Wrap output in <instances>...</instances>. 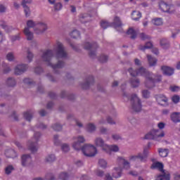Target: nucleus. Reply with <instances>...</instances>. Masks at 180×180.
I'll list each match as a JSON object with an SVG mask.
<instances>
[{"label": "nucleus", "mask_w": 180, "mask_h": 180, "mask_svg": "<svg viewBox=\"0 0 180 180\" xmlns=\"http://www.w3.org/2000/svg\"><path fill=\"white\" fill-rule=\"evenodd\" d=\"M135 65H141V61L138 58L134 60Z\"/></svg>", "instance_id": "obj_63"}, {"label": "nucleus", "mask_w": 180, "mask_h": 180, "mask_svg": "<svg viewBox=\"0 0 180 180\" xmlns=\"http://www.w3.org/2000/svg\"><path fill=\"white\" fill-rule=\"evenodd\" d=\"M6 11V8L4 5H0V13H4Z\"/></svg>", "instance_id": "obj_60"}, {"label": "nucleus", "mask_w": 180, "mask_h": 180, "mask_svg": "<svg viewBox=\"0 0 180 180\" xmlns=\"http://www.w3.org/2000/svg\"><path fill=\"white\" fill-rule=\"evenodd\" d=\"M130 75L131 77H137V75H141V77H145L146 82L145 86L146 88H154L157 82H161V75L155 76L154 74L148 72L147 69L144 68H141L138 70H134L133 68H129L128 70Z\"/></svg>", "instance_id": "obj_1"}, {"label": "nucleus", "mask_w": 180, "mask_h": 180, "mask_svg": "<svg viewBox=\"0 0 180 180\" xmlns=\"http://www.w3.org/2000/svg\"><path fill=\"white\" fill-rule=\"evenodd\" d=\"M8 153L9 154H16V152H15V150H6V153H5V154H6V157H7L8 158H12V156H8Z\"/></svg>", "instance_id": "obj_56"}, {"label": "nucleus", "mask_w": 180, "mask_h": 180, "mask_svg": "<svg viewBox=\"0 0 180 180\" xmlns=\"http://www.w3.org/2000/svg\"><path fill=\"white\" fill-rule=\"evenodd\" d=\"M160 46L162 49H168V47H169V42H168L167 39H162L160 40Z\"/></svg>", "instance_id": "obj_32"}, {"label": "nucleus", "mask_w": 180, "mask_h": 180, "mask_svg": "<svg viewBox=\"0 0 180 180\" xmlns=\"http://www.w3.org/2000/svg\"><path fill=\"white\" fill-rule=\"evenodd\" d=\"M151 168H157L160 171H162V172H164V165L160 162L153 163L151 166Z\"/></svg>", "instance_id": "obj_30"}, {"label": "nucleus", "mask_w": 180, "mask_h": 180, "mask_svg": "<svg viewBox=\"0 0 180 180\" xmlns=\"http://www.w3.org/2000/svg\"><path fill=\"white\" fill-rule=\"evenodd\" d=\"M53 56L54 51H53V50H46L45 52H44L41 58L44 60V61L48 63V65L51 67V68L53 70H57V68H63V67L65 65L64 62L63 61L58 60L56 65H53L51 63H50Z\"/></svg>", "instance_id": "obj_2"}, {"label": "nucleus", "mask_w": 180, "mask_h": 180, "mask_svg": "<svg viewBox=\"0 0 180 180\" xmlns=\"http://www.w3.org/2000/svg\"><path fill=\"white\" fill-rule=\"evenodd\" d=\"M30 161H32V157H30V155H23L22 156V167H26L27 165H29Z\"/></svg>", "instance_id": "obj_21"}, {"label": "nucleus", "mask_w": 180, "mask_h": 180, "mask_svg": "<svg viewBox=\"0 0 180 180\" xmlns=\"http://www.w3.org/2000/svg\"><path fill=\"white\" fill-rule=\"evenodd\" d=\"M96 146L97 147H101L103 150V151H105L107 154H112V152L117 153L119 151V146L116 145H106L105 144V142L103 141V139L97 138L96 139Z\"/></svg>", "instance_id": "obj_3"}, {"label": "nucleus", "mask_w": 180, "mask_h": 180, "mask_svg": "<svg viewBox=\"0 0 180 180\" xmlns=\"http://www.w3.org/2000/svg\"><path fill=\"white\" fill-rule=\"evenodd\" d=\"M27 70V65H18L15 68V75H22Z\"/></svg>", "instance_id": "obj_14"}, {"label": "nucleus", "mask_w": 180, "mask_h": 180, "mask_svg": "<svg viewBox=\"0 0 180 180\" xmlns=\"http://www.w3.org/2000/svg\"><path fill=\"white\" fill-rule=\"evenodd\" d=\"M96 49H98V44L94 42L93 44H89V42L84 43V50H89V57L91 58H95L96 57Z\"/></svg>", "instance_id": "obj_10"}, {"label": "nucleus", "mask_w": 180, "mask_h": 180, "mask_svg": "<svg viewBox=\"0 0 180 180\" xmlns=\"http://www.w3.org/2000/svg\"><path fill=\"white\" fill-rule=\"evenodd\" d=\"M123 169L122 167H116L114 169L113 172H112V178H120L122 176V171Z\"/></svg>", "instance_id": "obj_23"}, {"label": "nucleus", "mask_w": 180, "mask_h": 180, "mask_svg": "<svg viewBox=\"0 0 180 180\" xmlns=\"http://www.w3.org/2000/svg\"><path fill=\"white\" fill-rule=\"evenodd\" d=\"M171 119L174 123L180 122V112H173L171 115Z\"/></svg>", "instance_id": "obj_25"}, {"label": "nucleus", "mask_w": 180, "mask_h": 180, "mask_svg": "<svg viewBox=\"0 0 180 180\" xmlns=\"http://www.w3.org/2000/svg\"><path fill=\"white\" fill-rule=\"evenodd\" d=\"M158 127L160 129H162L165 127V124H164V122H160L158 124Z\"/></svg>", "instance_id": "obj_62"}, {"label": "nucleus", "mask_w": 180, "mask_h": 180, "mask_svg": "<svg viewBox=\"0 0 180 180\" xmlns=\"http://www.w3.org/2000/svg\"><path fill=\"white\" fill-rule=\"evenodd\" d=\"M53 140L55 146H58V144H60V141H58V135H55Z\"/></svg>", "instance_id": "obj_59"}, {"label": "nucleus", "mask_w": 180, "mask_h": 180, "mask_svg": "<svg viewBox=\"0 0 180 180\" xmlns=\"http://www.w3.org/2000/svg\"><path fill=\"white\" fill-rule=\"evenodd\" d=\"M150 147H151V143H148V146L143 148V153H139L138 155L131 156L129 158L130 161L137 160V158H139L142 162L146 161V160H147V157H148V150H150Z\"/></svg>", "instance_id": "obj_11"}, {"label": "nucleus", "mask_w": 180, "mask_h": 180, "mask_svg": "<svg viewBox=\"0 0 180 180\" xmlns=\"http://www.w3.org/2000/svg\"><path fill=\"white\" fill-rule=\"evenodd\" d=\"M23 117H25V120L30 122L33 118V112L32 111H27L24 112Z\"/></svg>", "instance_id": "obj_29"}, {"label": "nucleus", "mask_w": 180, "mask_h": 180, "mask_svg": "<svg viewBox=\"0 0 180 180\" xmlns=\"http://www.w3.org/2000/svg\"><path fill=\"white\" fill-rule=\"evenodd\" d=\"M27 4H32V0H22V6L27 18L30 16V8L27 6Z\"/></svg>", "instance_id": "obj_16"}, {"label": "nucleus", "mask_w": 180, "mask_h": 180, "mask_svg": "<svg viewBox=\"0 0 180 180\" xmlns=\"http://www.w3.org/2000/svg\"><path fill=\"white\" fill-rule=\"evenodd\" d=\"M127 34H129V36H131L130 37L132 39H136V37H137V32L133 30V28H129L127 32Z\"/></svg>", "instance_id": "obj_28"}, {"label": "nucleus", "mask_w": 180, "mask_h": 180, "mask_svg": "<svg viewBox=\"0 0 180 180\" xmlns=\"http://www.w3.org/2000/svg\"><path fill=\"white\" fill-rule=\"evenodd\" d=\"M88 18H91L88 14H82L79 17V20L82 23H86V20H88Z\"/></svg>", "instance_id": "obj_34"}, {"label": "nucleus", "mask_w": 180, "mask_h": 180, "mask_svg": "<svg viewBox=\"0 0 180 180\" xmlns=\"http://www.w3.org/2000/svg\"><path fill=\"white\" fill-rule=\"evenodd\" d=\"M46 162H53L56 161V156L54 155H49L48 157L46 158Z\"/></svg>", "instance_id": "obj_40"}, {"label": "nucleus", "mask_w": 180, "mask_h": 180, "mask_svg": "<svg viewBox=\"0 0 180 180\" xmlns=\"http://www.w3.org/2000/svg\"><path fill=\"white\" fill-rule=\"evenodd\" d=\"M117 162L120 165H122L124 169H130V162H129V161L126 160L124 158H118Z\"/></svg>", "instance_id": "obj_19"}, {"label": "nucleus", "mask_w": 180, "mask_h": 180, "mask_svg": "<svg viewBox=\"0 0 180 180\" xmlns=\"http://www.w3.org/2000/svg\"><path fill=\"white\" fill-rule=\"evenodd\" d=\"M133 20H139L141 18V13L140 11H134L131 13Z\"/></svg>", "instance_id": "obj_27"}, {"label": "nucleus", "mask_w": 180, "mask_h": 180, "mask_svg": "<svg viewBox=\"0 0 180 180\" xmlns=\"http://www.w3.org/2000/svg\"><path fill=\"white\" fill-rule=\"evenodd\" d=\"M67 51L64 49V46L60 42L56 43V60H60V58H67Z\"/></svg>", "instance_id": "obj_8"}, {"label": "nucleus", "mask_w": 180, "mask_h": 180, "mask_svg": "<svg viewBox=\"0 0 180 180\" xmlns=\"http://www.w3.org/2000/svg\"><path fill=\"white\" fill-rule=\"evenodd\" d=\"M23 82H24V84H26L27 85H33V84H34L33 80L31 79H29V78L24 79Z\"/></svg>", "instance_id": "obj_47"}, {"label": "nucleus", "mask_w": 180, "mask_h": 180, "mask_svg": "<svg viewBox=\"0 0 180 180\" xmlns=\"http://www.w3.org/2000/svg\"><path fill=\"white\" fill-rule=\"evenodd\" d=\"M159 8L161 9L162 12H171L169 11L170 9H172L174 8V6L172 5H168L167 3L164 1H160L159 4Z\"/></svg>", "instance_id": "obj_17"}, {"label": "nucleus", "mask_w": 180, "mask_h": 180, "mask_svg": "<svg viewBox=\"0 0 180 180\" xmlns=\"http://www.w3.org/2000/svg\"><path fill=\"white\" fill-rule=\"evenodd\" d=\"M170 91H172V92H178V91H179V86H170Z\"/></svg>", "instance_id": "obj_54"}, {"label": "nucleus", "mask_w": 180, "mask_h": 180, "mask_svg": "<svg viewBox=\"0 0 180 180\" xmlns=\"http://www.w3.org/2000/svg\"><path fill=\"white\" fill-rule=\"evenodd\" d=\"M161 70L163 71V74H165V75L171 77V75L174 74V68H169L168 66H162Z\"/></svg>", "instance_id": "obj_20"}, {"label": "nucleus", "mask_w": 180, "mask_h": 180, "mask_svg": "<svg viewBox=\"0 0 180 180\" xmlns=\"http://www.w3.org/2000/svg\"><path fill=\"white\" fill-rule=\"evenodd\" d=\"M71 37L73 39H78L81 36V34L78 32V30H75L70 33Z\"/></svg>", "instance_id": "obj_37"}, {"label": "nucleus", "mask_w": 180, "mask_h": 180, "mask_svg": "<svg viewBox=\"0 0 180 180\" xmlns=\"http://www.w3.org/2000/svg\"><path fill=\"white\" fill-rule=\"evenodd\" d=\"M8 86H15L16 85V81L13 78H8L6 81Z\"/></svg>", "instance_id": "obj_35"}, {"label": "nucleus", "mask_w": 180, "mask_h": 180, "mask_svg": "<svg viewBox=\"0 0 180 180\" xmlns=\"http://www.w3.org/2000/svg\"><path fill=\"white\" fill-rule=\"evenodd\" d=\"M0 26L4 29V30H6V32H9V27H8V25H6V22H5L4 21H1L0 22Z\"/></svg>", "instance_id": "obj_45"}, {"label": "nucleus", "mask_w": 180, "mask_h": 180, "mask_svg": "<svg viewBox=\"0 0 180 180\" xmlns=\"http://www.w3.org/2000/svg\"><path fill=\"white\" fill-rule=\"evenodd\" d=\"M6 174L7 175H9V174H11L12 172V171H13V166L12 165H9L7 167H6Z\"/></svg>", "instance_id": "obj_49"}, {"label": "nucleus", "mask_w": 180, "mask_h": 180, "mask_svg": "<svg viewBox=\"0 0 180 180\" xmlns=\"http://www.w3.org/2000/svg\"><path fill=\"white\" fill-rule=\"evenodd\" d=\"M152 23L155 26H161L162 25V18H155L152 20Z\"/></svg>", "instance_id": "obj_36"}, {"label": "nucleus", "mask_w": 180, "mask_h": 180, "mask_svg": "<svg viewBox=\"0 0 180 180\" xmlns=\"http://www.w3.org/2000/svg\"><path fill=\"white\" fill-rule=\"evenodd\" d=\"M130 101L132 103L131 108L132 110L134 112H141V108H143V105H141V101L136 94H132L130 98Z\"/></svg>", "instance_id": "obj_6"}, {"label": "nucleus", "mask_w": 180, "mask_h": 180, "mask_svg": "<svg viewBox=\"0 0 180 180\" xmlns=\"http://www.w3.org/2000/svg\"><path fill=\"white\" fill-rule=\"evenodd\" d=\"M158 153L160 157H162L163 158L168 156V149L159 148Z\"/></svg>", "instance_id": "obj_33"}, {"label": "nucleus", "mask_w": 180, "mask_h": 180, "mask_svg": "<svg viewBox=\"0 0 180 180\" xmlns=\"http://www.w3.org/2000/svg\"><path fill=\"white\" fill-rule=\"evenodd\" d=\"M62 8H63V4H61V3H56L54 6L55 11H60Z\"/></svg>", "instance_id": "obj_50"}, {"label": "nucleus", "mask_w": 180, "mask_h": 180, "mask_svg": "<svg viewBox=\"0 0 180 180\" xmlns=\"http://www.w3.org/2000/svg\"><path fill=\"white\" fill-rule=\"evenodd\" d=\"M148 61L149 63L150 67H154L157 64V58H153L150 55H147Z\"/></svg>", "instance_id": "obj_26"}, {"label": "nucleus", "mask_w": 180, "mask_h": 180, "mask_svg": "<svg viewBox=\"0 0 180 180\" xmlns=\"http://www.w3.org/2000/svg\"><path fill=\"white\" fill-rule=\"evenodd\" d=\"M142 95L144 98H150V91H148V90H143Z\"/></svg>", "instance_id": "obj_53"}, {"label": "nucleus", "mask_w": 180, "mask_h": 180, "mask_svg": "<svg viewBox=\"0 0 180 180\" xmlns=\"http://www.w3.org/2000/svg\"><path fill=\"white\" fill-rule=\"evenodd\" d=\"M46 179L47 180H54V176L51 173H49L46 175Z\"/></svg>", "instance_id": "obj_57"}, {"label": "nucleus", "mask_w": 180, "mask_h": 180, "mask_svg": "<svg viewBox=\"0 0 180 180\" xmlns=\"http://www.w3.org/2000/svg\"><path fill=\"white\" fill-rule=\"evenodd\" d=\"M49 98H51V99H55L56 96L53 92H49Z\"/></svg>", "instance_id": "obj_61"}, {"label": "nucleus", "mask_w": 180, "mask_h": 180, "mask_svg": "<svg viewBox=\"0 0 180 180\" xmlns=\"http://www.w3.org/2000/svg\"><path fill=\"white\" fill-rule=\"evenodd\" d=\"M61 148L63 153H68V151H70V146L67 143L63 144Z\"/></svg>", "instance_id": "obj_43"}, {"label": "nucleus", "mask_w": 180, "mask_h": 180, "mask_svg": "<svg viewBox=\"0 0 180 180\" xmlns=\"http://www.w3.org/2000/svg\"><path fill=\"white\" fill-rule=\"evenodd\" d=\"M35 74H41L43 72V68L37 67L34 69Z\"/></svg>", "instance_id": "obj_58"}, {"label": "nucleus", "mask_w": 180, "mask_h": 180, "mask_svg": "<svg viewBox=\"0 0 180 180\" xmlns=\"http://www.w3.org/2000/svg\"><path fill=\"white\" fill-rule=\"evenodd\" d=\"M130 84L133 88H137L140 85V80L136 78H132L130 80Z\"/></svg>", "instance_id": "obj_31"}, {"label": "nucleus", "mask_w": 180, "mask_h": 180, "mask_svg": "<svg viewBox=\"0 0 180 180\" xmlns=\"http://www.w3.org/2000/svg\"><path fill=\"white\" fill-rule=\"evenodd\" d=\"M164 136H165L164 131L160 134V130L153 129L145 136V139L146 140H158L160 137H164Z\"/></svg>", "instance_id": "obj_9"}, {"label": "nucleus", "mask_w": 180, "mask_h": 180, "mask_svg": "<svg viewBox=\"0 0 180 180\" xmlns=\"http://www.w3.org/2000/svg\"><path fill=\"white\" fill-rule=\"evenodd\" d=\"M68 174L65 172L60 173L59 175V179L62 180H68Z\"/></svg>", "instance_id": "obj_44"}, {"label": "nucleus", "mask_w": 180, "mask_h": 180, "mask_svg": "<svg viewBox=\"0 0 180 180\" xmlns=\"http://www.w3.org/2000/svg\"><path fill=\"white\" fill-rule=\"evenodd\" d=\"M101 27L103 29H108L110 26H113L115 29H117V27H122V20H120V18L115 16L114 18V21L112 24L108 22L105 20H101Z\"/></svg>", "instance_id": "obj_5"}, {"label": "nucleus", "mask_w": 180, "mask_h": 180, "mask_svg": "<svg viewBox=\"0 0 180 180\" xmlns=\"http://www.w3.org/2000/svg\"><path fill=\"white\" fill-rule=\"evenodd\" d=\"M155 180H171V176L169 174L163 172L162 174L158 175Z\"/></svg>", "instance_id": "obj_24"}, {"label": "nucleus", "mask_w": 180, "mask_h": 180, "mask_svg": "<svg viewBox=\"0 0 180 180\" xmlns=\"http://www.w3.org/2000/svg\"><path fill=\"white\" fill-rule=\"evenodd\" d=\"M151 47H153V43L147 42L145 46H141L139 47V50L144 51V50H146V49H151Z\"/></svg>", "instance_id": "obj_38"}, {"label": "nucleus", "mask_w": 180, "mask_h": 180, "mask_svg": "<svg viewBox=\"0 0 180 180\" xmlns=\"http://www.w3.org/2000/svg\"><path fill=\"white\" fill-rule=\"evenodd\" d=\"M40 136H41L40 132H35L34 134L35 142L29 141V150L31 153H36V151H37V141H39Z\"/></svg>", "instance_id": "obj_12"}, {"label": "nucleus", "mask_w": 180, "mask_h": 180, "mask_svg": "<svg viewBox=\"0 0 180 180\" xmlns=\"http://www.w3.org/2000/svg\"><path fill=\"white\" fill-rule=\"evenodd\" d=\"M36 27L37 28L34 29V32L37 34H41V33L46 32V30L47 29V24L44 22H37Z\"/></svg>", "instance_id": "obj_13"}, {"label": "nucleus", "mask_w": 180, "mask_h": 180, "mask_svg": "<svg viewBox=\"0 0 180 180\" xmlns=\"http://www.w3.org/2000/svg\"><path fill=\"white\" fill-rule=\"evenodd\" d=\"M52 128L55 130V131H60L63 129V126H61L60 124H55L52 126Z\"/></svg>", "instance_id": "obj_42"}, {"label": "nucleus", "mask_w": 180, "mask_h": 180, "mask_svg": "<svg viewBox=\"0 0 180 180\" xmlns=\"http://www.w3.org/2000/svg\"><path fill=\"white\" fill-rule=\"evenodd\" d=\"M174 179L175 180H180V174L178 173L174 174Z\"/></svg>", "instance_id": "obj_64"}, {"label": "nucleus", "mask_w": 180, "mask_h": 180, "mask_svg": "<svg viewBox=\"0 0 180 180\" xmlns=\"http://www.w3.org/2000/svg\"><path fill=\"white\" fill-rule=\"evenodd\" d=\"M81 143H85V139L83 136L77 137V141L72 145L73 148L77 151L81 150Z\"/></svg>", "instance_id": "obj_18"}, {"label": "nucleus", "mask_w": 180, "mask_h": 180, "mask_svg": "<svg viewBox=\"0 0 180 180\" xmlns=\"http://www.w3.org/2000/svg\"><path fill=\"white\" fill-rule=\"evenodd\" d=\"M156 101L159 105H161L162 106H165V105H168V98L162 95L159 94L156 96Z\"/></svg>", "instance_id": "obj_15"}, {"label": "nucleus", "mask_w": 180, "mask_h": 180, "mask_svg": "<svg viewBox=\"0 0 180 180\" xmlns=\"http://www.w3.org/2000/svg\"><path fill=\"white\" fill-rule=\"evenodd\" d=\"M27 58L29 60V63H31L32 60H33V53H32V52L30 51H27Z\"/></svg>", "instance_id": "obj_51"}, {"label": "nucleus", "mask_w": 180, "mask_h": 180, "mask_svg": "<svg viewBox=\"0 0 180 180\" xmlns=\"http://www.w3.org/2000/svg\"><path fill=\"white\" fill-rule=\"evenodd\" d=\"M98 164H99L100 167H101V168H106V167L108 165V162H106V160H105L103 159L99 160Z\"/></svg>", "instance_id": "obj_41"}, {"label": "nucleus", "mask_w": 180, "mask_h": 180, "mask_svg": "<svg viewBox=\"0 0 180 180\" xmlns=\"http://www.w3.org/2000/svg\"><path fill=\"white\" fill-rule=\"evenodd\" d=\"M96 129V127L94 124H88L87 125V131H89L90 133H92V131H95Z\"/></svg>", "instance_id": "obj_39"}, {"label": "nucleus", "mask_w": 180, "mask_h": 180, "mask_svg": "<svg viewBox=\"0 0 180 180\" xmlns=\"http://www.w3.org/2000/svg\"><path fill=\"white\" fill-rule=\"evenodd\" d=\"M98 60L100 63H106L108 60V58L107 56L101 55Z\"/></svg>", "instance_id": "obj_48"}, {"label": "nucleus", "mask_w": 180, "mask_h": 180, "mask_svg": "<svg viewBox=\"0 0 180 180\" xmlns=\"http://www.w3.org/2000/svg\"><path fill=\"white\" fill-rule=\"evenodd\" d=\"M179 96H173L172 98V102H174V103H178L179 102Z\"/></svg>", "instance_id": "obj_52"}, {"label": "nucleus", "mask_w": 180, "mask_h": 180, "mask_svg": "<svg viewBox=\"0 0 180 180\" xmlns=\"http://www.w3.org/2000/svg\"><path fill=\"white\" fill-rule=\"evenodd\" d=\"M81 150L86 157H95L98 153L96 147L92 145L85 144L83 147L81 148Z\"/></svg>", "instance_id": "obj_4"}, {"label": "nucleus", "mask_w": 180, "mask_h": 180, "mask_svg": "<svg viewBox=\"0 0 180 180\" xmlns=\"http://www.w3.org/2000/svg\"><path fill=\"white\" fill-rule=\"evenodd\" d=\"M140 38L141 40H147V39H150V37H148V35H146V34H144V33H141Z\"/></svg>", "instance_id": "obj_55"}, {"label": "nucleus", "mask_w": 180, "mask_h": 180, "mask_svg": "<svg viewBox=\"0 0 180 180\" xmlns=\"http://www.w3.org/2000/svg\"><path fill=\"white\" fill-rule=\"evenodd\" d=\"M95 80L94 79V76H89L86 80V82L82 84L83 89H88L91 84H94Z\"/></svg>", "instance_id": "obj_22"}, {"label": "nucleus", "mask_w": 180, "mask_h": 180, "mask_svg": "<svg viewBox=\"0 0 180 180\" xmlns=\"http://www.w3.org/2000/svg\"><path fill=\"white\" fill-rule=\"evenodd\" d=\"M6 58H7L8 61H13V60H15V56H13V53H12V52L8 53L6 55Z\"/></svg>", "instance_id": "obj_46"}, {"label": "nucleus", "mask_w": 180, "mask_h": 180, "mask_svg": "<svg viewBox=\"0 0 180 180\" xmlns=\"http://www.w3.org/2000/svg\"><path fill=\"white\" fill-rule=\"evenodd\" d=\"M27 27L24 29V34L27 37V40H33V32H30V27H36L37 26V22H33V20H30L27 22Z\"/></svg>", "instance_id": "obj_7"}]
</instances>
